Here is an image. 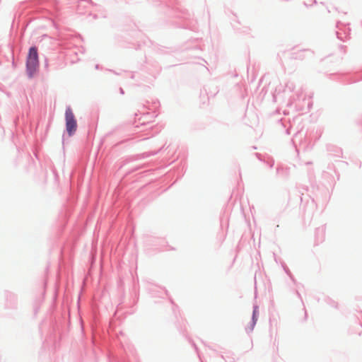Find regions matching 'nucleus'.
<instances>
[{"label":"nucleus","mask_w":362,"mask_h":362,"mask_svg":"<svg viewBox=\"0 0 362 362\" xmlns=\"http://www.w3.org/2000/svg\"><path fill=\"white\" fill-rule=\"evenodd\" d=\"M26 66L30 76H33L39 66L38 54L35 47H32L29 49Z\"/></svg>","instance_id":"f257e3e1"},{"label":"nucleus","mask_w":362,"mask_h":362,"mask_svg":"<svg viewBox=\"0 0 362 362\" xmlns=\"http://www.w3.org/2000/svg\"><path fill=\"white\" fill-rule=\"evenodd\" d=\"M66 129L69 136H72L76 131L77 122L71 107H67L65 112Z\"/></svg>","instance_id":"f03ea898"}]
</instances>
